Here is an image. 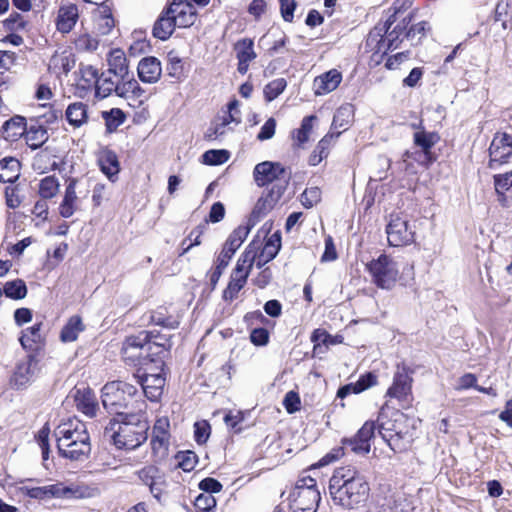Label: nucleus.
Wrapping results in <instances>:
<instances>
[{
  "instance_id": "nucleus-60",
  "label": "nucleus",
  "mask_w": 512,
  "mask_h": 512,
  "mask_svg": "<svg viewBox=\"0 0 512 512\" xmlns=\"http://www.w3.org/2000/svg\"><path fill=\"white\" fill-rule=\"evenodd\" d=\"M321 200V190L318 187H311L301 194V203L306 208H312Z\"/></svg>"
},
{
  "instance_id": "nucleus-19",
  "label": "nucleus",
  "mask_w": 512,
  "mask_h": 512,
  "mask_svg": "<svg viewBox=\"0 0 512 512\" xmlns=\"http://www.w3.org/2000/svg\"><path fill=\"white\" fill-rule=\"evenodd\" d=\"M73 398L80 412L90 418L96 416L98 401L95 393L89 387H76L73 392Z\"/></svg>"
},
{
  "instance_id": "nucleus-25",
  "label": "nucleus",
  "mask_w": 512,
  "mask_h": 512,
  "mask_svg": "<svg viewBox=\"0 0 512 512\" xmlns=\"http://www.w3.org/2000/svg\"><path fill=\"white\" fill-rule=\"evenodd\" d=\"M377 384V375L373 372H367L359 377L355 383H349L340 387L337 391V397L344 399L354 393L359 394Z\"/></svg>"
},
{
  "instance_id": "nucleus-57",
  "label": "nucleus",
  "mask_w": 512,
  "mask_h": 512,
  "mask_svg": "<svg viewBox=\"0 0 512 512\" xmlns=\"http://www.w3.org/2000/svg\"><path fill=\"white\" fill-rule=\"evenodd\" d=\"M176 459L178 461V466L185 472L193 470L197 463V456L192 451L178 452Z\"/></svg>"
},
{
  "instance_id": "nucleus-18",
  "label": "nucleus",
  "mask_w": 512,
  "mask_h": 512,
  "mask_svg": "<svg viewBox=\"0 0 512 512\" xmlns=\"http://www.w3.org/2000/svg\"><path fill=\"white\" fill-rule=\"evenodd\" d=\"M136 377L147 399L152 402L159 401L165 386V377L162 375V371L158 373H145Z\"/></svg>"
},
{
  "instance_id": "nucleus-32",
  "label": "nucleus",
  "mask_w": 512,
  "mask_h": 512,
  "mask_svg": "<svg viewBox=\"0 0 512 512\" xmlns=\"http://www.w3.org/2000/svg\"><path fill=\"white\" fill-rule=\"evenodd\" d=\"M23 136L25 137L27 145L33 150L43 146L49 138L46 127L37 122L27 126Z\"/></svg>"
},
{
  "instance_id": "nucleus-22",
  "label": "nucleus",
  "mask_w": 512,
  "mask_h": 512,
  "mask_svg": "<svg viewBox=\"0 0 512 512\" xmlns=\"http://www.w3.org/2000/svg\"><path fill=\"white\" fill-rule=\"evenodd\" d=\"M97 489L89 487L85 484L56 483V498L63 499H85L94 497Z\"/></svg>"
},
{
  "instance_id": "nucleus-52",
  "label": "nucleus",
  "mask_w": 512,
  "mask_h": 512,
  "mask_svg": "<svg viewBox=\"0 0 512 512\" xmlns=\"http://www.w3.org/2000/svg\"><path fill=\"white\" fill-rule=\"evenodd\" d=\"M316 119L317 117L315 115H310L303 118L301 126L299 129H297L296 134L294 136L299 146L308 141L309 135L313 127V122Z\"/></svg>"
},
{
  "instance_id": "nucleus-26",
  "label": "nucleus",
  "mask_w": 512,
  "mask_h": 512,
  "mask_svg": "<svg viewBox=\"0 0 512 512\" xmlns=\"http://www.w3.org/2000/svg\"><path fill=\"white\" fill-rule=\"evenodd\" d=\"M60 456L73 461H83L91 452L90 437L75 441L68 448L57 447Z\"/></svg>"
},
{
  "instance_id": "nucleus-4",
  "label": "nucleus",
  "mask_w": 512,
  "mask_h": 512,
  "mask_svg": "<svg viewBox=\"0 0 512 512\" xmlns=\"http://www.w3.org/2000/svg\"><path fill=\"white\" fill-rule=\"evenodd\" d=\"M138 390L124 381H111L102 388V404L110 414L117 418L127 417L130 413H142L146 405L135 399Z\"/></svg>"
},
{
  "instance_id": "nucleus-2",
  "label": "nucleus",
  "mask_w": 512,
  "mask_h": 512,
  "mask_svg": "<svg viewBox=\"0 0 512 512\" xmlns=\"http://www.w3.org/2000/svg\"><path fill=\"white\" fill-rule=\"evenodd\" d=\"M152 338H158V335L146 330L127 337L122 348L123 358L139 365L154 362L162 371L164 361L160 356L171 348V342L168 338H164L163 342L152 341Z\"/></svg>"
},
{
  "instance_id": "nucleus-38",
  "label": "nucleus",
  "mask_w": 512,
  "mask_h": 512,
  "mask_svg": "<svg viewBox=\"0 0 512 512\" xmlns=\"http://www.w3.org/2000/svg\"><path fill=\"white\" fill-rule=\"evenodd\" d=\"M111 75L112 74H108V72H103L98 76L95 86V97L104 99L110 96L113 92L117 95L119 79L114 81Z\"/></svg>"
},
{
  "instance_id": "nucleus-64",
  "label": "nucleus",
  "mask_w": 512,
  "mask_h": 512,
  "mask_svg": "<svg viewBox=\"0 0 512 512\" xmlns=\"http://www.w3.org/2000/svg\"><path fill=\"white\" fill-rule=\"evenodd\" d=\"M283 405L288 413H295L296 411L300 410V397L299 395L294 391H289L286 393Z\"/></svg>"
},
{
  "instance_id": "nucleus-24",
  "label": "nucleus",
  "mask_w": 512,
  "mask_h": 512,
  "mask_svg": "<svg viewBox=\"0 0 512 512\" xmlns=\"http://www.w3.org/2000/svg\"><path fill=\"white\" fill-rule=\"evenodd\" d=\"M236 57L238 59L237 70L240 74L244 75L247 73L249 64L253 61L257 55L254 51V42L251 39L245 38L239 40L235 44Z\"/></svg>"
},
{
  "instance_id": "nucleus-53",
  "label": "nucleus",
  "mask_w": 512,
  "mask_h": 512,
  "mask_svg": "<svg viewBox=\"0 0 512 512\" xmlns=\"http://www.w3.org/2000/svg\"><path fill=\"white\" fill-rule=\"evenodd\" d=\"M233 256L221 251L216 259V266L214 271L210 275V282L213 287L218 283L224 269L228 266Z\"/></svg>"
},
{
  "instance_id": "nucleus-3",
  "label": "nucleus",
  "mask_w": 512,
  "mask_h": 512,
  "mask_svg": "<svg viewBox=\"0 0 512 512\" xmlns=\"http://www.w3.org/2000/svg\"><path fill=\"white\" fill-rule=\"evenodd\" d=\"M148 429L149 424L141 413H130L111 420L105 427L104 437L112 440L118 449L133 450L147 440Z\"/></svg>"
},
{
  "instance_id": "nucleus-11",
  "label": "nucleus",
  "mask_w": 512,
  "mask_h": 512,
  "mask_svg": "<svg viewBox=\"0 0 512 512\" xmlns=\"http://www.w3.org/2000/svg\"><path fill=\"white\" fill-rule=\"evenodd\" d=\"M512 157V135L498 132L494 135L489 147L490 169H497Z\"/></svg>"
},
{
  "instance_id": "nucleus-29",
  "label": "nucleus",
  "mask_w": 512,
  "mask_h": 512,
  "mask_svg": "<svg viewBox=\"0 0 512 512\" xmlns=\"http://www.w3.org/2000/svg\"><path fill=\"white\" fill-rule=\"evenodd\" d=\"M88 105L84 102H73L68 105L65 111V117L73 128H80L88 123Z\"/></svg>"
},
{
  "instance_id": "nucleus-21",
  "label": "nucleus",
  "mask_w": 512,
  "mask_h": 512,
  "mask_svg": "<svg viewBox=\"0 0 512 512\" xmlns=\"http://www.w3.org/2000/svg\"><path fill=\"white\" fill-rule=\"evenodd\" d=\"M137 72L143 83H156L161 77V63L156 57H145L138 63Z\"/></svg>"
},
{
  "instance_id": "nucleus-31",
  "label": "nucleus",
  "mask_w": 512,
  "mask_h": 512,
  "mask_svg": "<svg viewBox=\"0 0 512 512\" xmlns=\"http://www.w3.org/2000/svg\"><path fill=\"white\" fill-rule=\"evenodd\" d=\"M254 222H249L247 225H240L229 235L226 240L222 251L227 254L233 256L238 248L242 245V243L247 238L251 228L254 226Z\"/></svg>"
},
{
  "instance_id": "nucleus-59",
  "label": "nucleus",
  "mask_w": 512,
  "mask_h": 512,
  "mask_svg": "<svg viewBox=\"0 0 512 512\" xmlns=\"http://www.w3.org/2000/svg\"><path fill=\"white\" fill-rule=\"evenodd\" d=\"M99 42L95 37L84 33L75 39V47L80 51L92 52L98 48Z\"/></svg>"
},
{
  "instance_id": "nucleus-27",
  "label": "nucleus",
  "mask_w": 512,
  "mask_h": 512,
  "mask_svg": "<svg viewBox=\"0 0 512 512\" xmlns=\"http://www.w3.org/2000/svg\"><path fill=\"white\" fill-rule=\"evenodd\" d=\"M108 74H113L116 78L129 76V64L126 55L121 49L112 50L107 58Z\"/></svg>"
},
{
  "instance_id": "nucleus-62",
  "label": "nucleus",
  "mask_w": 512,
  "mask_h": 512,
  "mask_svg": "<svg viewBox=\"0 0 512 512\" xmlns=\"http://www.w3.org/2000/svg\"><path fill=\"white\" fill-rule=\"evenodd\" d=\"M272 208H268L267 199L260 197L252 210L249 222L256 224L261 217L266 215Z\"/></svg>"
},
{
  "instance_id": "nucleus-54",
  "label": "nucleus",
  "mask_w": 512,
  "mask_h": 512,
  "mask_svg": "<svg viewBox=\"0 0 512 512\" xmlns=\"http://www.w3.org/2000/svg\"><path fill=\"white\" fill-rule=\"evenodd\" d=\"M26 495L34 499L56 498V484L26 489Z\"/></svg>"
},
{
  "instance_id": "nucleus-35",
  "label": "nucleus",
  "mask_w": 512,
  "mask_h": 512,
  "mask_svg": "<svg viewBox=\"0 0 512 512\" xmlns=\"http://www.w3.org/2000/svg\"><path fill=\"white\" fill-rule=\"evenodd\" d=\"M176 25L173 18L168 14V8L164 10L153 26V36L160 40H167L173 33Z\"/></svg>"
},
{
  "instance_id": "nucleus-55",
  "label": "nucleus",
  "mask_w": 512,
  "mask_h": 512,
  "mask_svg": "<svg viewBox=\"0 0 512 512\" xmlns=\"http://www.w3.org/2000/svg\"><path fill=\"white\" fill-rule=\"evenodd\" d=\"M203 162L208 165H220L229 159V152L226 150H208L203 155Z\"/></svg>"
},
{
  "instance_id": "nucleus-58",
  "label": "nucleus",
  "mask_w": 512,
  "mask_h": 512,
  "mask_svg": "<svg viewBox=\"0 0 512 512\" xmlns=\"http://www.w3.org/2000/svg\"><path fill=\"white\" fill-rule=\"evenodd\" d=\"M429 29L430 27L428 22L420 21L416 24L410 25L409 29L405 33V37L411 41L416 40V44H418Z\"/></svg>"
},
{
  "instance_id": "nucleus-39",
  "label": "nucleus",
  "mask_w": 512,
  "mask_h": 512,
  "mask_svg": "<svg viewBox=\"0 0 512 512\" xmlns=\"http://www.w3.org/2000/svg\"><path fill=\"white\" fill-rule=\"evenodd\" d=\"M84 330V325L80 316H72L65 326L62 328L60 333V339L62 342H73L78 338L80 332Z\"/></svg>"
},
{
  "instance_id": "nucleus-61",
  "label": "nucleus",
  "mask_w": 512,
  "mask_h": 512,
  "mask_svg": "<svg viewBox=\"0 0 512 512\" xmlns=\"http://www.w3.org/2000/svg\"><path fill=\"white\" fill-rule=\"evenodd\" d=\"M195 507L202 512H209L216 506V500L211 494H200L195 499Z\"/></svg>"
},
{
  "instance_id": "nucleus-16",
  "label": "nucleus",
  "mask_w": 512,
  "mask_h": 512,
  "mask_svg": "<svg viewBox=\"0 0 512 512\" xmlns=\"http://www.w3.org/2000/svg\"><path fill=\"white\" fill-rule=\"evenodd\" d=\"M79 181L75 178H70L65 188V193L62 202L59 205V214L63 218H70L78 208L79 199L86 198L89 194V189L86 187L84 190H79L77 193L76 188Z\"/></svg>"
},
{
  "instance_id": "nucleus-33",
  "label": "nucleus",
  "mask_w": 512,
  "mask_h": 512,
  "mask_svg": "<svg viewBox=\"0 0 512 512\" xmlns=\"http://www.w3.org/2000/svg\"><path fill=\"white\" fill-rule=\"evenodd\" d=\"M26 119L22 116H14L5 121L2 126L3 138L7 141H16L21 138L26 131Z\"/></svg>"
},
{
  "instance_id": "nucleus-15",
  "label": "nucleus",
  "mask_w": 512,
  "mask_h": 512,
  "mask_svg": "<svg viewBox=\"0 0 512 512\" xmlns=\"http://www.w3.org/2000/svg\"><path fill=\"white\" fill-rule=\"evenodd\" d=\"M405 421V415L395 409H389L388 407L383 406L379 412L377 418L378 432L381 437H385L387 434L391 433H402L403 431V422Z\"/></svg>"
},
{
  "instance_id": "nucleus-17",
  "label": "nucleus",
  "mask_w": 512,
  "mask_h": 512,
  "mask_svg": "<svg viewBox=\"0 0 512 512\" xmlns=\"http://www.w3.org/2000/svg\"><path fill=\"white\" fill-rule=\"evenodd\" d=\"M168 14L179 28L192 26L197 18L194 6L186 0H173L168 7Z\"/></svg>"
},
{
  "instance_id": "nucleus-43",
  "label": "nucleus",
  "mask_w": 512,
  "mask_h": 512,
  "mask_svg": "<svg viewBox=\"0 0 512 512\" xmlns=\"http://www.w3.org/2000/svg\"><path fill=\"white\" fill-rule=\"evenodd\" d=\"M42 322L34 324L32 327L27 328L20 338V343L24 348L33 349L35 344L42 341L41 336Z\"/></svg>"
},
{
  "instance_id": "nucleus-50",
  "label": "nucleus",
  "mask_w": 512,
  "mask_h": 512,
  "mask_svg": "<svg viewBox=\"0 0 512 512\" xmlns=\"http://www.w3.org/2000/svg\"><path fill=\"white\" fill-rule=\"evenodd\" d=\"M351 114V106H341L338 108L334 114L331 129H343V131H345L349 125Z\"/></svg>"
},
{
  "instance_id": "nucleus-36",
  "label": "nucleus",
  "mask_w": 512,
  "mask_h": 512,
  "mask_svg": "<svg viewBox=\"0 0 512 512\" xmlns=\"http://www.w3.org/2000/svg\"><path fill=\"white\" fill-rule=\"evenodd\" d=\"M20 162L14 157L0 160V182L14 183L20 176Z\"/></svg>"
},
{
  "instance_id": "nucleus-45",
  "label": "nucleus",
  "mask_w": 512,
  "mask_h": 512,
  "mask_svg": "<svg viewBox=\"0 0 512 512\" xmlns=\"http://www.w3.org/2000/svg\"><path fill=\"white\" fill-rule=\"evenodd\" d=\"M281 248V235L279 232L273 233L266 241L262 249V257H265L264 263L273 260Z\"/></svg>"
},
{
  "instance_id": "nucleus-12",
  "label": "nucleus",
  "mask_w": 512,
  "mask_h": 512,
  "mask_svg": "<svg viewBox=\"0 0 512 512\" xmlns=\"http://www.w3.org/2000/svg\"><path fill=\"white\" fill-rule=\"evenodd\" d=\"M375 430V422L366 421L353 437L342 440L343 448L358 455L368 454L371 449V441L375 436Z\"/></svg>"
},
{
  "instance_id": "nucleus-10",
  "label": "nucleus",
  "mask_w": 512,
  "mask_h": 512,
  "mask_svg": "<svg viewBox=\"0 0 512 512\" xmlns=\"http://www.w3.org/2000/svg\"><path fill=\"white\" fill-rule=\"evenodd\" d=\"M386 233L389 244L395 247L411 244L415 236V231L409 221L397 214L390 216Z\"/></svg>"
},
{
  "instance_id": "nucleus-5",
  "label": "nucleus",
  "mask_w": 512,
  "mask_h": 512,
  "mask_svg": "<svg viewBox=\"0 0 512 512\" xmlns=\"http://www.w3.org/2000/svg\"><path fill=\"white\" fill-rule=\"evenodd\" d=\"M320 500L316 480L310 476L299 479L289 494V506L293 512H317Z\"/></svg>"
},
{
  "instance_id": "nucleus-48",
  "label": "nucleus",
  "mask_w": 512,
  "mask_h": 512,
  "mask_svg": "<svg viewBox=\"0 0 512 512\" xmlns=\"http://www.w3.org/2000/svg\"><path fill=\"white\" fill-rule=\"evenodd\" d=\"M287 87V81L284 78H277L265 85L263 89L264 98L267 102L276 99Z\"/></svg>"
},
{
  "instance_id": "nucleus-44",
  "label": "nucleus",
  "mask_w": 512,
  "mask_h": 512,
  "mask_svg": "<svg viewBox=\"0 0 512 512\" xmlns=\"http://www.w3.org/2000/svg\"><path fill=\"white\" fill-rule=\"evenodd\" d=\"M102 117L105 120L108 132H114L122 125L126 119L125 113L119 108H112L110 111H104Z\"/></svg>"
},
{
  "instance_id": "nucleus-7",
  "label": "nucleus",
  "mask_w": 512,
  "mask_h": 512,
  "mask_svg": "<svg viewBox=\"0 0 512 512\" xmlns=\"http://www.w3.org/2000/svg\"><path fill=\"white\" fill-rule=\"evenodd\" d=\"M367 271L371 276V282L380 289H392L399 277L397 262L387 254H381L371 260L367 265Z\"/></svg>"
},
{
  "instance_id": "nucleus-6",
  "label": "nucleus",
  "mask_w": 512,
  "mask_h": 512,
  "mask_svg": "<svg viewBox=\"0 0 512 512\" xmlns=\"http://www.w3.org/2000/svg\"><path fill=\"white\" fill-rule=\"evenodd\" d=\"M398 1L393 4V13L389 15L387 20L383 24H378L369 33L367 38V46L376 47L378 51L382 48L386 50L396 49L398 47L399 38L401 36L397 28L391 29V26L395 24L399 19L400 9L397 8Z\"/></svg>"
},
{
  "instance_id": "nucleus-9",
  "label": "nucleus",
  "mask_w": 512,
  "mask_h": 512,
  "mask_svg": "<svg viewBox=\"0 0 512 512\" xmlns=\"http://www.w3.org/2000/svg\"><path fill=\"white\" fill-rule=\"evenodd\" d=\"M439 139L438 134L435 132H426L425 130L415 132L413 135V141L414 144L421 149V152L406 151L403 154V161L412 158L420 164L428 166L435 161V157L431 152V149Z\"/></svg>"
},
{
  "instance_id": "nucleus-42",
  "label": "nucleus",
  "mask_w": 512,
  "mask_h": 512,
  "mask_svg": "<svg viewBox=\"0 0 512 512\" xmlns=\"http://www.w3.org/2000/svg\"><path fill=\"white\" fill-rule=\"evenodd\" d=\"M78 73L80 75L79 85L83 89L95 88L99 76L98 70L95 67L81 64Z\"/></svg>"
},
{
  "instance_id": "nucleus-23",
  "label": "nucleus",
  "mask_w": 512,
  "mask_h": 512,
  "mask_svg": "<svg viewBox=\"0 0 512 512\" xmlns=\"http://www.w3.org/2000/svg\"><path fill=\"white\" fill-rule=\"evenodd\" d=\"M117 96L126 99L138 100L139 104L143 103L145 98V90L140 86L138 81L134 79L133 74L119 79Z\"/></svg>"
},
{
  "instance_id": "nucleus-51",
  "label": "nucleus",
  "mask_w": 512,
  "mask_h": 512,
  "mask_svg": "<svg viewBox=\"0 0 512 512\" xmlns=\"http://www.w3.org/2000/svg\"><path fill=\"white\" fill-rule=\"evenodd\" d=\"M167 73L170 77L176 80H181L185 76V69L183 61L180 57L173 55L172 52L168 54Z\"/></svg>"
},
{
  "instance_id": "nucleus-47",
  "label": "nucleus",
  "mask_w": 512,
  "mask_h": 512,
  "mask_svg": "<svg viewBox=\"0 0 512 512\" xmlns=\"http://www.w3.org/2000/svg\"><path fill=\"white\" fill-rule=\"evenodd\" d=\"M3 293L6 297L11 299H22L27 294V287L23 280L16 279L13 281H9L4 285Z\"/></svg>"
},
{
  "instance_id": "nucleus-14",
  "label": "nucleus",
  "mask_w": 512,
  "mask_h": 512,
  "mask_svg": "<svg viewBox=\"0 0 512 512\" xmlns=\"http://www.w3.org/2000/svg\"><path fill=\"white\" fill-rule=\"evenodd\" d=\"M412 371L404 364H398L393 376L392 385L388 388L386 396L405 400L411 394L413 378Z\"/></svg>"
},
{
  "instance_id": "nucleus-28",
  "label": "nucleus",
  "mask_w": 512,
  "mask_h": 512,
  "mask_svg": "<svg viewBox=\"0 0 512 512\" xmlns=\"http://www.w3.org/2000/svg\"><path fill=\"white\" fill-rule=\"evenodd\" d=\"M79 18L78 8L74 4L61 6L56 20L57 30L61 33H69Z\"/></svg>"
},
{
  "instance_id": "nucleus-63",
  "label": "nucleus",
  "mask_w": 512,
  "mask_h": 512,
  "mask_svg": "<svg viewBox=\"0 0 512 512\" xmlns=\"http://www.w3.org/2000/svg\"><path fill=\"white\" fill-rule=\"evenodd\" d=\"M281 16L284 21L291 23L294 18V11L297 7L295 0H279Z\"/></svg>"
},
{
  "instance_id": "nucleus-49",
  "label": "nucleus",
  "mask_w": 512,
  "mask_h": 512,
  "mask_svg": "<svg viewBox=\"0 0 512 512\" xmlns=\"http://www.w3.org/2000/svg\"><path fill=\"white\" fill-rule=\"evenodd\" d=\"M495 20L501 21L504 28L509 22L512 26V0H500L495 8Z\"/></svg>"
},
{
  "instance_id": "nucleus-13",
  "label": "nucleus",
  "mask_w": 512,
  "mask_h": 512,
  "mask_svg": "<svg viewBox=\"0 0 512 512\" xmlns=\"http://www.w3.org/2000/svg\"><path fill=\"white\" fill-rule=\"evenodd\" d=\"M57 447L68 448L75 441L89 438L86 425L77 419L62 423L54 430Z\"/></svg>"
},
{
  "instance_id": "nucleus-41",
  "label": "nucleus",
  "mask_w": 512,
  "mask_h": 512,
  "mask_svg": "<svg viewBox=\"0 0 512 512\" xmlns=\"http://www.w3.org/2000/svg\"><path fill=\"white\" fill-rule=\"evenodd\" d=\"M248 276L231 273L228 286L223 291V299L225 301H233L237 298L240 290L245 286Z\"/></svg>"
},
{
  "instance_id": "nucleus-56",
  "label": "nucleus",
  "mask_w": 512,
  "mask_h": 512,
  "mask_svg": "<svg viewBox=\"0 0 512 512\" xmlns=\"http://www.w3.org/2000/svg\"><path fill=\"white\" fill-rule=\"evenodd\" d=\"M382 439L387 443L390 449L395 453L403 452L407 449V444L404 441V433H391L387 434Z\"/></svg>"
},
{
  "instance_id": "nucleus-46",
  "label": "nucleus",
  "mask_w": 512,
  "mask_h": 512,
  "mask_svg": "<svg viewBox=\"0 0 512 512\" xmlns=\"http://www.w3.org/2000/svg\"><path fill=\"white\" fill-rule=\"evenodd\" d=\"M59 181L54 176H46L39 183V195L43 199L55 197L59 191Z\"/></svg>"
},
{
  "instance_id": "nucleus-8",
  "label": "nucleus",
  "mask_w": 512,
  "mask_h": 512,
  "mask_svg": "<svg viewBox=\"0 0 512 512\" xmlns=\"http://www.w3.org/2000/svg\"><path fill=\"white\" fill-rule=\"evenodd\" d=\"M253 176L256 184L260 187L268 184L287 187L291 173L278 162L264 161L255 166Z\"/></svg>"
},
{
  "instance_id": "nucleus-37",
  "label": "nucleus",
  "mask_w": 512,
  "mask_h": 512,
  "mask_svg": "<svg viewBox=\"0 0 512 512\" xmlns=\"http://www.w3.org/2000/svg\"><path fill=\"white\" fill-rule=\"evenodd\" d=\"M99 166L101 171L111 180L115 181L120 171L117 155L113 151H105L99 157Z\"/></svg>"
},
{
  "instance_id": "nucleus-30",
  "label": "nucleus",
  "mask_w": 512,
  "mask_h": 512,
  "mask_svg": "<svg viewBox=\"0 0 512 512\" xmlns=\"http://www.w3.org/2000/svg\"><path fill=\"white\" fill-rule=\"evenodd\" d=\"M169 426L170 425L167 418H160L155 422L151 440V445L154 452L167 450L169 444Z\"/></svg>"
},
{
  "instance_id": "nucleus-40",
  "label": "nucleus",
  "mask_w": 512,
  "mask_h": 512,
  "mask_svg": "<svg viewBox=\"0 0 512 512\" xmlns=\"http://www.w3.org/2000/svg\"><path fill=\"white\" fill-rule=\"evenodd\" d=\"M34 364L32 360H28L17 365L13 375V382L17 388L25 386L34 376Z\"/></svg>"
},
{
  "instance_id": "nucleus-20",
  "label": "nucleus",
  "mask_w": 512,
  "mask_h": 512,
  "mask_svg": "<svg viewBox=\"0 0 512 512\" xmlns=\"http://www.w3.org/2000/svg\"><path fill=\"white\" fill-rule=\"evenodd\" d=\"M342 81V74L337 69H331L319 76L313 81V89L315 95L328 94L340 85Z\"/></svg>"
},
{
  "instance_id": "nucleus-34",
  "label": "nucleus",
  "mask_w": 512,
  "mask_h": 512,
  "mask_svg": "<svg viewBox=\"0 0 512 512\" xmlns=\"http://www.w3.org/2000/svg\"><path fill=\"white\" fill-rule=\"evenodd\" d=\"M341 131L329 132L317 144L312 154L309 157V164L311 166L318 165L323 159L329 155V148L332 141L339 137Z\"/></svg>"
},
{
  "instance_id": "nucleus-1",
  "label": "nucleus",
  "mask_w": 512,
  "mask_h": 512,
  "mask_svg": "<svg viewBox=\"0 0 512 512\" xmlns=\"http://www.w3.org/2000/svg\"><path fill=\"white\" fill-rule=\"evenodd\" d=\"M328 488L334 504L345 509H354L364 503L370 490L367 481L352 466L335 469Z\"/></svg>"
}]
</instances>
